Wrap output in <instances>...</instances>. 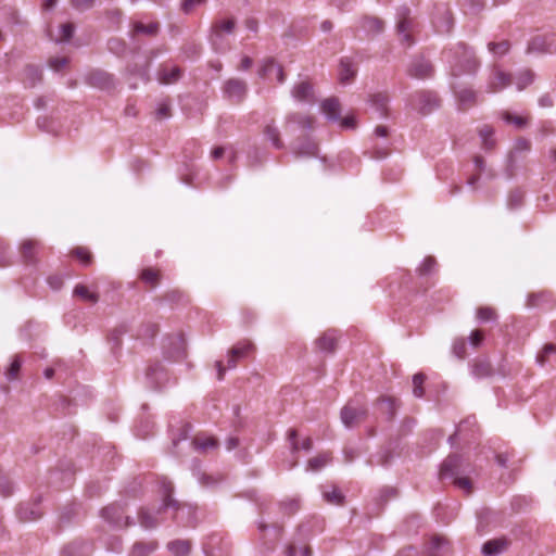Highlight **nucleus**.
Wrapping results in <instances>:
<instances>
[{
	"label": "nucleus",
	"mask_w": 556,
	"mask_h": 556,
	"mask_svg": "<svg viewBox=\"0 0 556 556\" xmlns=\"http://www.w3.org/2000/svg\"><path fill=\"white\" fill-rule=\"evenodd\" d=\"M513 83V77L509 73L503 72L497 67H494L492 76L488 83V92H498L504 88L510 86Z\"/></svg>",
	"instance_id": "f8f14e48"
},
{
	"label": "nucleus",
	"mask_w": 556,
	"mask_h": 556,
	"mask_svg": "<svg viewBox=\"0 0 556 556\" xmlns=\"http://www.w3.org/2000/svg\"><path fill=\"white\" fill-rule=\"evenodd\" d=\"M25 74H26L27 78L31 81L33 85L36 81L41 79V72H40V70L38 67L34 66V65H27L25 67Z\"/></svg>",
	"instance_id": "864d4df0"
},
{
	"label": "nucleus",
	"mask_w": 556,
	"mask_h": 556,
	"mask_svg": "<svg viewBox=\"0 0 556 556\" xmlns=\"http://www.w3.org/2000/svg\"><path fill=\"white\" fill-rule=\"evenodd\" d=\"M413 20L409 16H403L397 23V33L401 36V41L407 46L413 45L410 31L413 30Z\"/></svg>",
	"instance_id": "5701e85b"
},
{
	"label": "nucleus",
	"mask_w": 556,
	"mask_h": 556,
	"mask_svg": "<svg viewBox=\"0 0 556 556\" xmlns=\"http://www.w3.org/2000/svg\"><path fill=\"white\" fill-rule=\"evenodd\" d=\"M156 114L160 118L168 117L170 115V106L168 103L163 102L159 105Z\"/></svg>",
	"instance_id": "774afa93"
},
{
	"label": "nucleus",
	"mask_w": 556,
	"mask_h": 556,
	"mask_svg": "<svg viewBox=\"0 0 556 556\" xmlns=\"http://www.w3.org/2000/svg\"><path fill=\"white\" fill-rule=\"evenodd\" d=\"M362 28L368 34H379L383 30V22L376 16H364L361 21Z\"/></svg>",
	"instance_id": "c85d7f7f"
},
{
	"label": "nucleus",
	"mask_w": 556,
	"mask_h": 556,
	"mask_svg": "<svg viewBox=\"0 0 556 556\" xmlns=\"http://www.w3.org/2000/svg\"><path fill=\"white\" fill-rule=\"evenodd\" d=\"M291 92L293 98L298 101L308 103H313L315 101L314 88L312 83L308 80H303L294 85Z\"/></svg>",
	"instance_id": "f3484780"
},
{
	"label": "nucleus",
	"mask_w": 556,
	"mask_h": 556,
	"mask_svg": "<svg viewBox=\"0 0 556 556\" xmlns=\"http://www.w3.org/2000/svg\"><path fill=\"white\" fill-rule=\"evenodd\" d=\"M323 496L330 504L340 505L343 501V495L337 488H333L331 491H324Z\"/></svg>",
	"instance_id": "49530a36"
},
{
	"label": "nucleus",
	"mask_w": 556,
	"mask_h": 556,
	"mask_svg": "<svg viewBox=\"0 0 556 556\" xmlns=\"http://www.w3.org/2000/svg\"><path fill=\"white\" fill-rule=\"evenodd\" d=\"M507 547V541L504 539H495L488 541L482 546V553L485 556H496L504 552Z\"/></svg>",
	"instance_id": "cd10ccee"
},
{
	"label": "nucleus",
	"mask_w": 556,
	"mask_h": 556,
	"mask_svg": "<svg viewBox=\"0 0 556 556\" xmlns=\"http://www.w3.org/2000/svg\"><path fill=\"white\" fill-rule=\"evenodd\" d=\"M494 130L492 127L485 125L479 130V135L482 139V147L485 150H492L495 146V141L492 138Z\"/></svg>",
	"instance_id": "e433bc0d"
},
{
	"label": "nucleus",
	"mask_w": 556,
	"mask_h": 556,
	"mask_svg": "<svg viewBox=\"0 0 556 556\" xmlns=\"http://www.w3.org/2000/svg\"><path fill=\"white\" fill-rule=\"evenodd\" d=\"M181 70L178 66L168 67L162 65L157 72V80L163 85H170L179 80L181 77Z\"/></svg>",
	"instance_id": "412c9836"
},
{
	"label": "nucleus",
	"mask_w": 556,
	"mask_h": 556,
	"mask_svg": "<svg viewBox=\"0 0 556 556\" xmlns=\"http://www.w3.org/2000/svg\"><path fill=\"white\" fill-rule=\"evenodd\" d=\"M471 372L477 378L488 377L492 372L491 365L488 362H477L472 365Z\"/></svg>",
	"instance_id": "ea45409f"
},
{
	"label": "nucleus",
	"mask_w": 556,
	"mask_h": 556,
	"mask_svg": "<svg viewBox=\"0 0 556 556\" xmlns=\"http://www.w3.org/2000/svg\"><path fill=\"white\" fill-rule=\"evenodd\" d=\"M236 28V20L233 17H229L226 20H217L213 23L211 28V42L216 48L217 39L225 34H232Z\"/></svg>",
	"instance_id": "4468645a"
},
{
	"label": "nucleus",
	"mask_w": 556,
	"mask_h": 556,
	"mask_svg": "<svg viewBox=\"0 0 556 556\" xmlns=\"http://www.w3.org/2000/svg\"><path fill=\"white\" fill-rule=\"evenodd\" d=\"M61 36L56 39V41H68L74 34V25L72 23L62 24L61 27Z\"/></svg>",
	"instance_id": "09e8293b"
},
{
	"label": "nucleus",
	"mask_w": 556,
	"mask_h": 556,
	"mask_svg": "<svg viewBox=\"0 0 556 556\" xmlns=\"http://www.w3.org/2000/svg\"><path fill=\"white\" fill-rule=\"evenodd\" d=\"M109 50L117 55H122L126 52L127 46L125 41L118 38H112L108 42Z\"/></svg>",
	"instance_id": "a18cd8bd"
},
{
	"label": "nucleus",
	"mask_w": 556,
	"mask_h": 556,
	"mask_svg": "<svg viewBox=\"0 0 556 556\" xmlns=\"http://www.w3.org/2000/svg\"><path fill=\"white\" fill-rule=\"evenodd\" d=\"M286 556H311V549L308 547H303L298 551L295 546L290 545L286 551Z\"/></svg>",
	"instance_id": "4d7b16f0"
},
{
	"label": "nucleus",
	"mask_w": 556,
	"mask_h": 556,
	"mask_svg": "<svg viewBox=\"0 0 556 556\" xmlns=\"http://www.w3.org/2000/svg\"><path fill=\"white\" fill-rule=\"evenodd\" d=\"M502 117L506 123L514 124L519 129L526 127L528 124L527 117L515 115L507 111L503 112Z\"/></svg>",
	"instance_id": "79ce46f5"
},
{
	"label": "nucleus",
	"mask_w": 556,
	"mask_h": 556,
	"mask_svg": "<svg viewBox=\"0 0 556 556\" xmlns=\"http://www.w3.org/2000/svg\"><path fill=\"white\" fill-rule=\"evenodd\" d=\"M67 62L68 60L66 58H52L49 61V65L54 71L59 72L67 64Z\"/></svg>",
	"instance_id": "052dcab7"
},
{
	"label": "nucleus",
	"mask_w": 556,
	"mask_h": 556,
	"mask_svg": "<svg viewBox=\"0 0 556 556\" xmlns=\"http://www.w3.org/2000/svg\"><path fill=\"white\" fill-rule=\"evenodd\" d=\"M164 486V498H163V506L159 508L157 510L150 509V508H141L138 513V520L139 525L146 529L151 530L156 528L161 523V519L159 518V515L163 509H167L169 507L174 508L176 510V514L174 516L175 519H179V515L185 510V506H181L179 503L174 501L170 497V493L173 491V486L170 482H163Z\"/></svg>",
	"instance_id": "f03ea898"
},
{
	"label": "nucleus",
	"mask_w": 556,
	"mask_h": 556,
	"mask_svg": "<svg viewBox=\"0 0 556 556\" xmlns=\"http://www.w3.org/2000/svg\"><path fill=\"white\" fill-rule=\"evenodd\" d=\"M160 276H161V273L157 268L148 267L142 270L139 278H144V279L159 278Z\"/></svg>",
	"instance_id": "69168bd1"
},
{
	"label": "nucleus",
	"mask_w": 556,
	"mask_h": 556,
	"mask_svg": "<svg viewBox=\"0 0 556 556\" xmlns=\"http://www.w3.org/2000/svg\"><path fill=\"white\" fill-rule=\"evenodd\" d=\"M192 444L195 450L206 452L210 448H215L217 441L213 438L195 439Z\"/></svg>",
	"instance_id": "c03bdc74"
},
{
	"label": "nucleus",
	"mask_w": 556,
	"mask_h": 556,
	"mask_svg": "<svg viewBox=\"0 0 556 556\" xmlns=\"http://www.w3.org/2000/svg\"><path fill=\"white\" fill-rule=\"evenodd\" d=\"M370 103L377 109L382 117L388 116V102L389 96L383 92H378L370 96Z\"/></svg>",
	"instance_id": "c756f323"
},
{
	"label": "nucleus",
	"mask_w": 556,
	"mask_h": 556,
	"mask_svg": "<svg viewBox=\"0 0 556 556\" xmlns=\"http://www.w3.org/2000/svg\"><path fill=\"white\" fill-rule=\"evenodd\" d=\"M224 98L228 101L239 104L241 103L248 93V84L245 80L240 78H229L223 85Z\"/></svg>",
	"instance_id": "20e7f679"
},
{
	"label": "nucleus",
	"mask_w": 556,
	"mask_h": 556,
	"mask_svg": "<svg viewBox=\"0 0 556 556\" xmlns=\"http://www.w3.org/2000/svg\"><path fill=\"white\" fill-rule=\"evenodd\" d=\"M314 123L315 118L313 116L295 112L286 116L285 128L287 131H293L295 127L300 129H312Z\"/></svg>",
	"instance_id": "9d476101"
},
{
	"label": "nucleus",
	"mask_w": 556,
	"mask_h": 556,
	"mask_svg": "<svg viewBox=\"0 0 556 556\" xmlns=\"http://www.w3.org/2000/svg\"><path fill=\"white\" fill-rule=\"evenodd\" d=\"M160 31V24L157 22L150 23L148 25H144L141 22H135L132 25V29L130 33V36L134 38L138 34H143L150 37H154Z\"/></svg>",
	"instance_id": "a878e982"
},
{
	"label": "nucleus",
	"mask_w": 556,
	"mask_h": 556,
	"mask_svg": "<svg viewBox=\"0 0 556 556\" xmlns=\"http://www.w3.org/2000/svg\"><path fill=\"white\" fill-rule=\"evenodd\" d=\"M454 94L460 111H467L477 104L478 94L472 88L462 87L454 89Z\"/></svg>",
	"instance_id": "2eb2a0df"
},
{
	"label": "nucleus",
	"mask_w": 556,
	"mask_h": 556,
	"mask_svg": "<svg viewBox=\"0 0 556 556\" xmlns=\"http://www.w3.org/2000/svg\"><path fill=\"white\" fill-rule=\"evenodd\" d=\"M182 51L188 58H194L200 54L201 46L195 42H187L184 45Z\"/></svg>",
	"instance_id": "603ef678"
},
{
	"label": "nucleus",
	"mask_w": 556,
	"mask_h": 556,
	"mask_svg": "<svg viewBox=\"0 0 556 556\" xmlns=\"http://www.w3.org/2000/svg\"><path fill=\"white\" fill-rule=\"evenodd\" d=\"M331 460V456L329 453H323L313 457L307 463V469L311 471H318L324 468Z\"/></svg>",
	"instance_id": "72a5a7b5"
},
{
	"label": "nucleus",
	"mask_w": 556,
	"mask_h": 556,
	"mask_svg": "<svg viewBox=\"0 0 556 556\" xmlns=\"http://www.w3.org/2000/svg\"><path fill=\"white\" fill-rule=\"evenodd\" d=\"M157 547V543L152 542H138L134 544L131 548V556H149L151 553H153Z\"/></svg>",
	"instance_id": "7c9ffc66"
},
{
	"label": "nucleus",
	"mask_w": 556,
	"mask_h": 556,
	"mask_svg": "<svg viewBox=\"0 0 556 556\" xmlns=\"http://www.w3.org/2000/svg\"><path fill=\"white\" fill-rule=\"evenodd\" d=\"M167 547L174 556H187L190 552V543L185 540L173 541Z\"/></svg>",
	"instance_id": "473e14b6"
},
{
	"label": "nucleus",
	"mask_w": 556,
	"mask_h": 556,
	"mask_svg": "<svg viewBox=\"0 0 556 556\" xmlns=\"http://www.w3.org/2000/svg\"><path fill=\"white\" fill-rule=\"evenodd\" d=\"M454 483L462 490H464L466 493L471 492V483L468 478H456L454 480Z\"/></svg>",
	"instance_id": "e2e57ef3"
},
{
	"label": "nucleus",
	"mask_w": 556,
	"mask_h": 556,
	"mask_svg": "<svg viewBox=\"0 0 556 556\" xmlns=\"http://www.w3.org/2000/svg\"><path fill=\"white\" fill-rule=\"evenodd\" d=\"M477 318L481 323L492 321L497 318V314L493 307L482 306L477 309Z\"/></svg>",
	"instance_id": "37998d69"
},
{
	"label": "nucleus",
	"mask_w": 556,
	"mask_h": 556,
	"mask_svg": "<svg viewBox=\"0 0 556 556\" xmlns=\"http://www.w3.org/2000/svg\"><path fill=\"white\" fill-rule=\"evenodd\" d=\"M489 51L497 56H503L508 53L510 49V43L508 40H502L500 42H489L488 45Z\"/></svg>",
	"instance_id": "58836bf2"
},
{
	"label": "nucleus",
	"mask_w": 556,
	"mask_h": 556,
	"mask_svg": "<svg viewBox=\"0 0 556 556\" xmlns=\"http://www.w3.org/2000/svg\"><path fill=\"white\" fill-rule=\"evenodd\" d=\"M356 75V68L350 59L344 58L340 61L339 65V79L342 84L351 83Z\"/></svg>",
	"instance_id": "393cba45"
},
{
	"label": "nucleus",
	"mask_w": 556,
	"mask_h": 556,
	"mask_svg": "<svg viewBox=\"0 0 556 556\" xmlns=\"http://www.w3.org/2000/svg\"><path fill=\"white\" fill-rule=\"evenodd\" d=\"M263 134L267 140H269L273 147L277 150H281L285 148V142L280 137V131L278 127L275 125V121L266 124L263 130Z\"/></svg>",
	"instance_id": "4be33fe9"
},
{
	"label": "nucleus",
	"mask_w": 556,
	"mask_h": 556,
	"mask_svg": "<svg viewBox=\"0 0 556 556\" xmlns=\"http://www.w3.org/2000/svg\"><path fill=\"white\" fill-rule=\"evenodd\" d=\"M426 377L422 374H416L413 377V393L416 397H421L424 395L422 383L425 382Z\"/></svg>",
	"instance_id": "de8ad7c7"
},
{
	"label": "nucleus",
	"mask_w": 556,
	"mask_h": 556,
	"mask_svg": "<svg viewBox=\"0 0 556 556\" xmlns=\"http://www.w3.org/2000/svg\"><path fill=\"white\" fill-rule=\"evenodd\" d=\"M453 353L458 358H464L466 354V343L464 339L455 340L453 343Z\"/></svg>",
	"instance_id": "5fc2aeb1"
},
{
	"label": "nucleus",
	"mask_w": 556,
	"mask_h": 556,
	"mask_svg": "<svg viewBox=\"0 0 556 556\" xmlns=\"http://www.w3.org/2000/svg\"><path fill=\"white\" fill-rule=\"evenodd\" d=\"M445 545H446V541L444 539L433 538L431 540L430 556H434L433 551H439V549L443 548Z\"/></svg>",
	"instance_id": "338daca9"
},
{
	"label": "nucleus",
	"mask_w": 556,
	"mask_h": 556,
	"mask_svg": "<svg viewBox=\"0 0 556 556\" xmlns=\"http://www.w3.org/2000/svg\"><path fill=\"white\" fill-rule=\"evenodd\" d=\"M531 150V142L526 138H518L509 152V167L514 168L520 156L526 155Z\"/></svg>",
	"instance_id": "a211bd4d"
},
{
	"label": "nucleus",
	"mask_w": 556,
	"mask_h": 556,
	"mask_svg": "<svg viewBox=\"0 0 556 556\" xmlns=\"http://www.w3.org/2000/svg\"><path fill=\"white\" fill-rule=\"evenodd\" d=\"M281 506L289 513L292 514L300 508V501L298 500H290L286 501L281 504Z\"/></svg>",
	"instance_id": "0e129e2a"
},
{
	"label": "nucleus",
	"mask_w": 556,
	"mask_h": 556,
	"mask_svg": "<svg viewBox=\"0 0 556 556\" xmlns=\"http://www.w3.org/2000/svg\"><path fill=\"white\" fill-rule=\"evenodd\" d=\"M434 68L424 56H416L408 65L407 74L417 79H426L433 75Z\"/></svg>",
	"instance_id": "0eeeda50"
},
{
	"label": "nucleus",
	"mask_w": 556,
	"mask_h": 556,
	"mask_svg": "<svg viewBox=\"0 0 556 556\" xmlns=\"http://www.w3.org/2000/svg\"><path fill=\"white\" fill-rule=\"evenodd\" d=\"M22 362L18 356H15L10 364V367L7 371L8 379L12 380L15 379L18 375V371L21 369Z\"/></svg>",
	"instance_id": "3c124183"
},
{
	"label": "nucleus",
	"mask_w": 556,
	"mask_h": 556,
	"mask_svg": "<svg viewBox=\"0 0 556 556\" xmlns=\"http://www.w3.org/2000/svg\"><path fill=\"white\" fill-rule=\"evenodd\" d=\"M321 112L331 122H339L341 116V104L337 98H328L320 104Z\"/></svg>",
	"instance_id": "aec40b11"
},
{
	"label": "nucleus",
	"mask_w": 556,
	"mask_h": 556,
	"mask_svg": "<svg viewBox=\"0 0 556 556\" xmlns=\"http://www.w3.org/2000/svg\"><path fill=\"white\" fill-rule=\"evenodd\" d=\"M71 255L78 260L81 265L88 266L92 263V254L86 247H76L71 251Z\"/></svg>",
	"instance_id": "f704fd0d"
},
{
	"label": "nucleus",
	"mask_w": 556,
	"mask_h": 556,
	"mask_svg": "<svg viewBox=\"0 0 556 556\" xmlns=\"http://www.w3.org/2000/svg\"><path fill=\"white\" fill-rule=\"evenodd\" d=\"M443 18H444V24L442 26H438V31L440 33H448L453 26V21H452V16L450 14V12H444V15H443Z\"/></svg>",
	"instance_id": "680f3d73"
},
{
	"label": "nucleus",
	"mask_w": 556,
	"mask_h": 556,
	"mask_svg": "<svg viewBox=\"0 0 556 556\" xmlns=\"http://www.w3.org/2000/svg\"><path fill=\"white\" fill-rule=\"evenodd\" d=\"M409 104L421 115H428L441 106V99L431 90H418L410 94Z\"/></svg>",
	"instance_id": "7ed1b4c3"
},
{
	"label": "nucleus",
	"mask_w": 556,
	"mask_h": 556,
	"mask_svg": "<svg viewBox=\"0 0 556 556\" xmlns=\"http://www.w3.org/2000/svg\"><path fill=\"white\" fill-rule=\"evenodd\" d=\"M554 359L556 362V345L555 344H545L542 352L538 354L536 362L544 366L546 363Z\"/></svg>",
	"instance_id": "2f4dec72"
},
{
	"label": "nucleus",
	"mask_w": 556,
	"mask_h": 556,
	"mask_svg": "<svg viewBox=\"0 0 556 556\" xmlns=\"http://www.w3.org/2000/svg\"><path fill=\"white\" fill-rule=\"evenodd\" d=\"M292 153L295 157H314L318 154V146L311 138H302L292 144Z\"/></svg>",
	"instance_id": "9b49d317"
},
{
	"label": "nucleus",
	"mask_w": 556,
	"mask_h": 556,
	"mask_svg": "<svg viewBox=\"0 0 556 556\" xmlns=\"http://www.w3.org/2000/svg\"><path fill=\"white\" fill-rule=\"evenodd\" d=\"M254 351V345L249 341L237 343L229 352L228 368H235L238 359L247 357Z\"/></svg>",
	"instance_id": "dca6fc26"
},
{
	"label": "nucleus",
	"mask_w": 556,
	"mask_h": 556,
	"mask_svg": "<svg viewBox=\"0 0 556 556\" xmlns=\"http://www.w3.org/2000/svg\"><path fill=\"white\" fill-rule=\"evenodd\" d=\"M528 51L545 52L546 50L543 48V39L541 37L533 38L529 43Z\"/></svg>",
	"instance_id": "bf43d9fd"
},
{
	"label": "nucleus",
	"mask_w": 556,
	"mask_h": 556,
	"mask_svg": "<svg viewBox=\"0 0 556 556\" xmlns=\"http://www.w3.org/2000/svg\"><path fill=\"white\" fill-rule=\"evenodd\" d=\"M204 2L205 0H184L181 10L188 14L191 13L197 5H201Z\"/></svg>",
	"instance_id": "13d9d810"
},
{
	"label": "nucleus",
	"mask_w": 556,
	"mask_h": 556,
	"mask_svg": "<svg viewBox=\"0 0 556 556\" xmlns=\"http://www.w3.org/2000/svg\"><path fill=\"white\" fill-rule=\"evenodd\" d=\"M379 405H380V409L383 413H387L390 416H392L394 413L395 406H396V401H395V399L387 397V399H382L380 401Z\"/></svg>",
	"instance_id": "8fccbe9b"
},
{
	"label": "nucleus",
	"mask_w": 556,
	"mask_h": 556,
	"mask_svg": "<svg viewBox=\"0 0 556 556\" xmlns=\"http://www.w3.org/2000/svg\"><path fill=\"white\" fill-rule=\"evenodd\" d=\"M42 244L35 239H25L20 244V255L24 264L36 265L38 263V253Z\"/></svg>",
	"instance_id": "6e6552de"
},
{
	"label": "nucleus",
	"mask_w": 556,
	"mask_h": 556,
	"mask_svg": "<svg viewBox=\"0 0 556 556\" xmlns=\"http://www.w3.org/2000/svg\"><path fill=\"white\" fill-rule=\"evenodd\" d=\"M366 409L354 402L348 403L341 410V420L345 427L352 428L366 418Z\"/></svg>",
	"instance_id": "423d86ee"
},
{
	"label": "nucleus",
	"mask_w": 556,
	"mask_h": 556,
	"mask_svg": "<svg viewBox=\"0 0 556 556\" xmlns=\"http://www.w3.org/2000/svg\"><path fill=\"white\" fill-rule=\"evenodd\" d=\"M101 517L112 527L122 529L131 525L129 517L124 516V509L118 504H110L101 510Z\"/></svg>",
	"instance_id": "39448f33"
},
{
	"label": "nucleus",
	"mask_w": 556,
	"mask_h": 556,
	"mask_svg": "<svg viewBox=\"0 0 556 556\" xmlns=\"http://www.w3.org/2000/svg\"><path fill=\"white\" fill-rule=\"evenodd\" d=\"M87 83L101 90L114 89L116 85L114 76L101 70L90 72L87 76Z\"/></svg>",
	"instance_id": "1a4fd4ad"
},
{
	"label": "nucleus",
	"mask_w": 556,
	"mask_h": 556,
	"mask_svg": "<svg viewBox=\"0 0 556 556\" xmlns=\"http://www.w3.org/2000/svg\"><path fill=\"white\" fill-rule=\"evenodd\" d=\"M460 465V457L457 456V455H451L448 456L442 464L441 466V470H440V476L441 478L445 479V478H452L457 468L459 467Z\"/></svg>",
	"instance_id": "bb28decb"
},
{
	"label": "nucleus",
	"mask_w": 556,
	"mask_h": 556,
	"mask_svg": "<svg viewBox=\"0 0 556 556\" xmlns=\"http://www.w3.org/2000/svg\"><path fill=\"white\" fill-rule=\"evenodd\" d=\"M258 74L263 78H271L275 76L279 84H282L286 80L282 66L278 64L273 58L264 60Z\"/></svg>",
	"instance_id": "ddd939ff"
},
{
	"label": "nucleus",
	"mask_w": 556,
	"mask_h": 556,
	"mask_svg": "<svg viewBox=\"0 0 556 556\" xmlns=\"http://www.w3.org/2000/svg\"><path fill=\"white\" fill-rule=\"evenodd\" d=\"M289 439H290L291 446H292L293 451H298V450L309 451L312 448V440L309 438L304 439L301 443L296 442V440H295L296 431L295 430L289 431Z\"/></svg>",
	"instance_id": "a19ab883"
},
{
	"label": "nucleus",
	"mask_w": 556,
	"mask_h": 556,
	"mask_svg": "<svg viewBox=\"0 0 556 556\" xmlns=\"http://www.w3.org/2000/svg\"><path fill=\"white\" fill-rule=\"evenodd\" d=\"M74 296L79 298L83 301L94 303L99 299V290L96 283L83 285L78 283L74 288Z\"/></svg>",
	"instance_id": "6ab92c4d"
},
{
	"label": "nucleus",
	"mask_w": 556,
	"mask_h": 556,
	"mask_svg": "<svg viewBox=\"0 0 556 556\" xmlns=\"http://www.w3.org/2000/svg\"><path fill=\"white\" fill-rule=\"evenodd\" d=\"M316 345L321 352H333L337 345V334L334 330L326 331L316 341Z\"/></svg>",
	"instance_id": "b1692460"
},
{
	"label": "nucleus",
	"mask_w": 556,
	"mask_h": 556,
	"mask_svg": "<svg viewBox=\"0 0 556 556\" xmlns=\"http://www.w3.org/2000/svg\"><path fill=\"white\" fill-rule=\"evenodd\" d=\"M534 80V73L531 70H525L520 72L516 78V85L518 90H523L526 87L531 85Z\"/></svg>",
	"instance_id": "4c0bfd02"
},
{
	"label": "nucleus",
	"mask_w": 556,
	"mask_h": 556,
	"mask_svg": "<svg viewBox=\"0 0 556 556\" xmlns=\"http://www.w3.org/2000/svg\"><path fill=\"white\" fill-rule=\"evenodd\" d=\"M71 4L78 11H86L93 7L94 0H71Z\"/></svg>",
	"instance_id": "6e6d98bb"
},
{
	"label": "nucleus",
	"mask_w": 556,
	"mask_h": 556,
	"mask_svg": "<svg viewBox=\"0 0 556 556\" xmlns=\"http://www.w3.org/2000/svg\"><path fill=\"white\" fill-rule=\"evenodd\" d=\"M438 263L433 256H427L418 268L420 276H432L437 274Z\"/></svg>",
	"instance_id": "c9c22d12"
},
{
	"label": "nucleus",
	"mask_w": 556,
	"mask_h": 556,
	"mask_svg": "<svg viewBox=\"0 0 556 556\" xmlns=\"http://www.w3.org/2000/svg\"><path fill=\"white\" fill-rule=\"evenodd\" d=\"M445 54L451 65V74L454 77L463 74H472L480 65L472 50L463 42L457 43Z\"/></svg>",
	"instance_id": "f257e3e1"
}]
</instances>
